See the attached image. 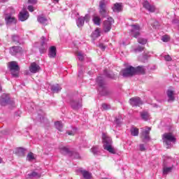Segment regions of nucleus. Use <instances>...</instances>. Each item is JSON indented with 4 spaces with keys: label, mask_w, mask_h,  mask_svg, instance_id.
I'll list each match as a JSON object with an SVG mask.
<instances>
[{
    "label": "nucleus",
    "mask_w": 179,
    "mask_h": 179,
    "mask_svg": "<svg viewBox=\"0 0 179 179\" xmlns=\"http://www.w3.org/2000/svg\"><path fill=\"white\" fill-rule=\"evenodd\" d=\"M70 104L73 110H79V108H81L82 107V100L78 99L77 101H75L73 99H71L70 101Z\"/></svg>",
    "instance_id": "13"
},
{
    "label": "nucleus",
    "mask_w": 179,
    "mask_h": 179,
    "mask_svg": "<svg viewBox=\"0 0 179 179\" xmlns=\"http://www.w3.org/2000/svg\"><path fill=\"white\" fill-rule=\"evenodd\" d=\"M41 174H43V172H41V169L32 171L31 173L28 174L29 178H35L38 179L41 178Z\"/></svg>",
    "instance_id": "15"
},
{
    "label": "nucleus",
    "mask_w": 179,
    "mask_h": 179,
    "mask_svg": "<svg viewBox=\"0 0 179 179\" xmlns=\"http://www.w3.org/2000/svg\"><path fill=\"white\" fill-rule=\"evenodd\" d=\"M73 156H74L75 159H80V155H79V153H78V152L74 153Z\"/></svg>",
    "instance_id": "54"
},
{
    "label": "nucleus",
    "mask_w": 179,
    "mask_h": 179,
    "mask_svg": "<svg viewBox=\"0 0 179 179\" xmlns=\"http://www.w3.org/2000/svg\"><path fill=\"white\" fill-rule=\"evenodd\" d=\"M144 58H146V59H148V57H146V56H144Z\"/></svg>",
    "instance_id": "60"
},
{
    "label": "nucleus",
    "mask_w": 179,
    "mask_h": 179,
    "mask_svg": "<svg viewBox=\"0 0 179 179\" xmlns=\"http://www.w3.org/2000/svg\"><path fill=\"white\" fill-rule=\"evenodd\" d=\"M0 163H2V158L0 157Z\"/></svg>",
    "instance_id": "58"
},
{
    "label": "nucleus",
    "mask_w": 179,
    "mask_h": 179,
    "mask_svg": "<svg viewBox=\"0 0 179 179\" xmlns=\"http://www.w3.org/2000/svg\"><path fill=\"white\" fill-rule=\"evenodd\" d=\"M0 103H1V106H8V105L13 106V104H15V101L10 99V96L9 94H3L0 99Z\"/></svg>",
    "instance_id": "4"
},
{
    "label": "nucleus",
    "mask_w": 179,
    "mask_h": 179,
    "mask_svg": "<svg viewBox=\"0 0 179 179\" xmlns=\"http://www.w3.org/2000/svg\"><path fill=\"white\" fill-rule=\"evenodd\" d=\"M15 13V8L10 7L6 10L5 15H11V16Z\"/></svg>",
    "instance_id": "37"
},
{
    "label": "nucleus",
    "mask_w": 179,
    "mask_h": 179,
    "mask_svg": "<svg viewBox=\"0 0 179 179\" xmlns=\"http://www.w3.org/2000/svg\"><path fill=\"white\" fill-rule=\"evenodd\" d=\"M29 19V12L24 10L21 11L19 15V20L21 22H24L25 20H27Z\"/></svg>",
    "instance_id": "20"
},
{
    "label": "nucleus",
    "mask_w": 179,
    "mask_h": 179,
    "mask_svg": "<svg viewBox=\"0 0 179 179\" xmlns=\"http://www.w3.org/2000/svg\"><path fill=\"white\" fill-rule=\"evenodd\" d=\"M12 38L14 43H19V37L17 35H13Z\"/></svg>",
    "instance_id": "47"
},
{
    "label": "nucleus",
    "mask_w": 179,
    "mask_h": 179,
    "mask_svg": "<svg viewBox=\"0 0 179 179\" xmlns=\"http://www.w3.org/2000/svg\"><path fill=\"white\" fill-rule=\"evenodd\" d=\"M60 152L62 155H68V153H69V148L66 147L61 148Z\"/></svg>",
    "instance_id": "40"
},
{
    "label": "nucleus",
    "mask_w": 179,
    "mask_h": 179,
    "mask_svg": "<svg viewBox=\"0 0 179 179\" xmlns=\"http://www.w3.org/2000/svg\"><path fill=\"white\" fill-rule=\"evenodd\" d=\"M78 171L81 173L83 178L85 179H91L92 178V173L90 172L83 170V169L80 168L78 169Z\"/></svg>",
    "instance_id": "19"
},
{
    "label": "nucleus",
    "mask_w": 179,
    "mask_h": 179,
    "mask_svg": "<svg viewBox=\"0 0 179 179\" xmlns=\"http://www.w3.org/2000/svg\"><path fill=\"white\" fill-rule=\"evenodd\" d=\"M45 37L44 36H42L41 37V45H42V48H39V51H40V53L41 54H44L46 51H47V46H45V48L43 47L44 45H45Z\"/></svg>",
    "instance_id": "25"
},
{
    "label": "nucleus",
    "mask_w": 179,
    "mask_h": 179,
    "mask_svg": "<svg viewBox=\"0 0 179 179\" xmlns=\"http://www.w3.org/2000/svg\"><path fill=\"white\" fill-rule=\"evenodd\" d=\"M0 26H2V24H0Z\"/></svg>",
    "instance_id": "61"
},
{
    "label": "nucleus",
    "mask_w": 179,
    "mask_h": 179,
    "mask_svg": "<svg viewBox=\"0 0 179 179\" xmlns=\"http://www.w3.org/2000/svg\"><path fill=\"white\" fill-rule=\"evenodd\" d=\"M10 52L11 55H17V54H20V52H22V48L20 46H13L10 48Z\"/></svg>",
    "instance_id": "18"
},
{
    "label": "nucleus",
    "mask_w": 179,
    "mask_h": 179,
    "mask_svg": "<svg viewBox=\"0 0 179 179\" xmlns=\"http://www.w3.org/2000/svg\"><path fill=\"white\" fill-rule=\"evenodd\" d=\"M102 108L103 110H110L111 108V106L107 103H103L102 104Z\"/></svg>",
    "instance_id": "45"
},
{
    "label": "nucleus",
    "mask_w": 179,
    "mask_h": 179,
    "mask_svg": "<svg viewBox=\"0 0 179 179\" xmlns=\"http://www.w3.org/2000/svg\"><path fill=\"white\" fill-rule=\"evenodd\" d=\"M90 20V15L89 14H86L85 17H80L76 20V24L78 27H83L85 24V21L89 22Z\"/></svg>",
    "instance_id": "6"
},
{
    "label": "nucleus",
    "mask_w": 179,
    "mask_h": 179,
    "mask_svg": "<svg viewBox=\"0 0 179 179\" xmlns=\"http://www.w3.org/2000/svg\"><path fill=\"white\" fill-rule=\"evenodd\" d=\"M129 103L132 107H139V106H142V104H143L142 99L138 96L130 99Z\"/></svg>",
    "instance_id": "10"
},
{
    "label": "nucleus",
    "mask_w": 179,
    "mask_h": 179,
    "mask_svg": "<svg viewBox=\"0 0 179 179\" xmlns=\"http://www.w3.org/2000/svg\"><path fill=\"white\" fill-rule=\"evenodd\" d=\"M77 57L79 61H83V59H85V55H83L82 52H77Z\"/></svg>",
    "instance_id": "43"
},
{
    "label": "nucleus",
    "mask_w": 179,
    "mask_h": 179,
    "mask_svg": "<svg viewBox=\"0 0 179 179\" xmlns=\"http://www.w3.org/2000/svg\"><path fill=\"white\" fill-rule=\"evenodd\" d=\"M5 22L6 24H16V18L10 14H5Z\"/></svg>",
    "instance_id": "12"
},
{
    "label": "nucleus",
    "mask_w": 179,
    "mask_h": 179,
    "mask_svg": "<svg viewBox=\"0 0 179 179\" xmlns=\"http://www.w3.org/2000/svg\"><path fill=\"white\" fill-rule=\"evenodd\" d=\"M145 48L142 46H138L137 48L134 50L135 52H141V51H143Z\"/></svg>",
    "instance_id": "46"
},
{
    "label": "nucleus",
    "mask_w": 179,
    "mask_h": 179,
    "mask_svg": "<svg viewBox=\"0 0 179 179\" xmlns=\"http://www.w3.org/2000/svg\"><path fill=\"white\" fill-rule=\"evenodd\" d=\"M143 8H145V9H146V10H148L150 13H153L156 12V6L150 4V3L148 1H145L143 3Z\"/></svg>",
    "instance_id": "11"
},
{
    "label": "nucleus",
    "mask_w": 179,
    "mask_h": 179,
    "mask_svg": "<svg viewBox=\"0 0 179 179\" xmlns=\"http://www.w3.org/2000/svg\"><path fill=\"white\" fill-rule=\"evenodd\" d=\"M27 160H28V162H33V160H34V154H33V152H29L27 155Z\"/></svg>",
    "instance_id": "39"
},
{
    "label": "nucleus",
    "mask_w": 179,
    "mask_h": 179,
    "mask_svg": "<svg viewBox=\"0 0 179 179\" xmlns=\"http://www.w3.org/2000/svg\"><path fill=\"white\" fill-rule=\"evenodd\" d=\"M62 89L61 86L58 84L51 86V90L53 93H58L59 92H61Z\"/></svg>",
    "instance_id": "31"
},
{
    "label": "nucleus",
    "mask_w": 179,
    "mask_h": 179,
    "mask_svg": "<svg viewBox=\"0 0 179 179\" xmlns=\"http://www.w3.org/2000/svg\"><path fill=\"white\" fill-rule=\"evenodd\" d=\"M135 75L136 73H145V69L143 66H138L136 68H134Z\"/></svg>",
    "instance_id": "34"
},
{
    "label": "nucleus",
    "mask_w": 179,
    "mask_h": 179,
    "mask_svg": "<svg viewBox=\"0 0 179 179\" xmlns=\"http://www.w3.org/2000/svg\"><path fill=\"white\" fill-rule=\"evenodd\" d=\"M48 56L50 58H55L57 57V48L55 46L50 47Z\"/></svg>",
    "instance_id": "24"
},
{
    "label": "nucleus",
    "mask_w": 179,
    "mask_h": 179,
    "mask_svg": "<svg viewBox=\"0 0 179 179\" xmlns=\"http://www.w3.org/2000/svg\"><path fill=\"white\" fill-rule=\"evenodd\" d=\"M15 154L17 155V156H24V149L22 148H16Z\"/></svg>",
    "instance_id": "32"
},
{
    "label": "nucleus",
    "mask_w": 179,
    "mask_h": 179,
    "mask_svg": "<svg viewBox=\"0 0 179 179\" xmlns=\"http://www.w3.org/2000/svg\"><path fill=\"white\" fill-rule=\"evenodd\" d=\"M162 141L166 146H171V143H176V138L171 133H165L162 135Z\"/></svg>",
    "instance_id": "3"
},
{
    "label": "nucleus",
    "mask_w": 179,
    "mask_h": 179,
    "mask_svg": "<svg viewBox=\"0 0 179 179\" xmlns=\"http://www.w3.org/2000/svg\"><path fill=\"white\" fill-rule=\"evenodd\" d=\"M141 152H145L146 150V148H145V145L140 144L139 145Z\"/></svg>",
    "instance_id": "48"
},
{
    "label": "nucleus",
    "mask_w": 179,
    "mask_h": 179,
    "mask_svg": "<svg viewBox=\"0 0 179 179\" xmlns=\"http://www.w3.org/2000/svg\"><path fill=\"white\" fill-rule=\"evenodd\" d=\"M164 59L165 61L170 62L171 61V57L170 55H166L164 56Z\"/></svg>",
    "instance_id": "49"
},
{
    "label": "nucleus",
    "mask_w": 179,
    "mask_h": 179,
    "mask_svg": "<svg viewBox=\"0 0 179 179\" xmlns=\"http://www.w3.org/2000/svg\"><path fill=\"white\" fill-rule=\"evenodd\" d=\"M112 9L114 12H117V13L121 12V10H122V3H115Z\"/></svg>",
    "instance_id": "28"
},
{
    "label": "nucleus",
    "mask_w": 179,
    "mask_h": 179,
    "mask_svg": "<svg viewBox=\"0 0 179 179\" xmlns=\"http://www.w3.org/2000/svg\"><path fill=\"white\" fill-rule=\"evenodd\" d=\"M55 127L58 129V131H62V128H64V125L62 124V122L60 121H57L55 123Z\"/></svg>",
    "instance_id": "36"
},
{
    "label": "nucleus",
    "mask_w": 179,
    "mask_h": 179,
    "mask_svg": "<svg viewBox=\"0 0 179 179\" xmlns=\"http://www.w3.org/2000/svg\"><path fill=\"white\" fill-rule=\"evenodd\" d=\"M103 75H105L106 76H107V78H110V79H114V78H115V75H113L109 73L107 70H104L103 71Z\"/></svg>",
    "instance_id": "41"
},
{
    "label": "nucleus",
    "mask_w": 179,
    "mask_h": 179,
    "mask_svg": "<svg viewBox=\"0 0 179 179\" xmlns=\"http://www.w3.org/2000/svg\"><path fill=\"white\" fill-rule=\"evenodd\" d=\"M99 13L103 17L107 16V8L106 7V1L104 0L99 2Z\"/></svg>",
    "instance_id": "9"
},
{
    "label": "nucleus",
    "mask_w": 179,
    "mask_h": 179,
    "mask_svg": "<svg viewBox=\"0 0 179 179\" xmlns=\"http://www.w3.org/2000/svg\"><path fill=\"white\" fill-rule=\"evenodd\" d=\"M67 134L68 135H71V136L75 135V132L73 131H68Z\"/></svg>",
    "instance_id": "55"
},
{
    "label": "nucleus",
    "mask_w": 179,
    "mask_h": 179,
    "mask_svg": "<svg viewBox=\"0 0 179 179\" xmlns=\"http://www.w3.org/2000/svg\"><path fill=\"white\" fill-rule=\"evenodd\" d=\"M114 23V20L113 17H108L107 20L103 22V31L105 33H108L111 30V26Z\"/></svg>",
    "instance_id": "7"
},
{
    "label": "nucleus",
    "mask_w": 179,
    "mask_h": 179,
    "mask_svg": "<svg viewBox=\"0 0 179 179\" xmlns=\"http://www.w3.org/2000/svg\"><path fill=\"white\" fill-rule=\"evenodd\" d=\"M150 23L153 29H159L160 27V22L156 20H151Z\"/></svg>",
    "instance_id": "30"
},
{
    "label": "nucleus",
    "mask_w": 179,
    "mask_h": 179,
    "mask_svg": "<svg viewBox=\"0 0 179 179\" xmlns=\"http://www.w3.org/2000/svg\"><path fill=\"white\" fill-rule=\"evenodd\" d=\"M130 132L132 136H138L139 135V129L136 127H131Z\"/></svg>",
    "instance_id": "33"
},
{
    "label": "nucleus",
    "mask_w": 179,
    "mask_h": 179,
    "mask_svg": "<svg viewBox=\"0 0 179 179\" xmlns=\"http://www.w3.org/2000/svg\"><path fill=\"white\" fill-rule=\"evenodd\" d=\"M120 75L124 78H128L129 76H134L135 75V67L129 66L120 71Z\"/></svg>",
    "instance_id": "5"
},
{
    "label": "nucleus",
    "mask_w": 179,
    "mask_h": 179,
    "mask_svg": "<svg viewBox=\"0 0 179 179\" xmlns=\"http://www.w3.org/2000/svg\"><path fill=\"white\" fill-rule=\"evenodd\" d=\"M29 3H31V5H36L37 3V0H28Z\"/></svg>",
    "instance_id": "50"
},
{
    "label": "nucleus",
    "mask_w": 179,
    "mask_h": 179,
    "mask_svg": "<svg viewBox=\"0 0 179 179\" xmlns=\"http://www.w3.org/2000/svg\"><path fill=\"white\" fill-rule=\"evenodd\" d=\"M173 23H178L179 24V20H173Z\"/></svg>",
    "instance_id": "56"
},
{
    "label": "nucleus",
    "mask_w": 179,
    "mask_h": 179,
    "mask_svg": "<svg viewBox=\"0 0 179 179\" xmlns=\"http://www.w3.org/2000/svg\"><path fill=\"white\" fill-rule=\"evenodd\" d=\"M163 166H174V159L170 157L164 156L163 157Z\"/></svg>",
    "instance_id": "16"
},
{
    "label": "nucleus",
    "mask_w": 179,
    "mask_h": 179,
    "mask_svg": "<svg viewBox=\"0 0 179 179\" xmlns=\"http://www.w3.org/2000/svg\"><path fill=\"white\" fill-rule=\"evenodd\" d=\"M1 92H2V86H1V84H0V93Z\"/></svg>",
    "instance_id": "57"
},
{
    "label": "nucleus",
    "mask_w": 179,
    "mask_h": 179,
    "mask_svg": "<svg viewBox=\"0 0 179 179\" xmlns=\"http://www.w3.org/2000/svg\"><path fill=\"white\" fill-rule=\"evenodd\" d=\"M138 43H139V44H142L143 45H145V44L148 43V40L146 38H139L138 39Z\"/></svg>",
    "instance_id": "42"
},
{
    "label": "nucleus",
    "mask_w": 179,
    "mask_h": 179,
    "mask_svg": "<svg viewBox=\"0 0 179 179\" xmlns=\"http://www.w3.org/2000/svg\"><path fill=\"white\" fill-rule=\"evenodd\" d=\"M92 38H97L100 37V29L96 28L92 34Z\"/></svg>",
    "instance_id": "35"
},
{
    "label": "nucleus",
    "mask_w": 179,
    "mask_h": 179,
    "mask_svg": "<svg viewBox=\"0 0 179 179\" xmlns=\"http://www.w3.org/2000/svg\"><path fill=\"white\" fill-rule=\"evenodd\" d=\"M96 83L99 86V91L101 92V90H105L104 88V80H103V77H98L96 78Z\"/></svg>",
    "instance_id": "23"
},
{
    "label": "nucleus",
    "mask_w": 179,
    "mask_h": 179,
    "mask_svg": "<svg viewBox=\"0 0 179 179\" xmlns=\"http://www.w3.org/2000/svg\"><path fill=\"white\" fill-rule=\"evenodd\" d=\"M166 94L169 103H173V101L176 100V97L174 96V91L171 90H168V91L166 92Z\"/></svg>",
    "instance_id": "21"
},
{
    "label": "nucleus",
    "mask_w": 179,
    "mask_h": 179,
    "mask_svg": "<svg viewBox=\"0 0 179 179\" xmlns=\"http://www.w3.org/2000/svg\"><path fill=\"white\" fill-rule=\"evenodd\" d=\"M92 22L94 24H95L96 26H100V23L101 22V19L99 16L94 15L92 18Z\"/></svg>",
    "instance_id": "29"
},
{
    "label": "nucleus",
    "mask_w": 179,
    "mask_h": 179,
    "mask_svg": "<svg viewBox=\"0 0 179 179\" xmlns=\"http://www.w3.org/2000/svg\"><path fill=\"white\" fill-rule=\"evenodd\" d=\"M99 48H101V50H102L103 51H104V50H106V45H104V44L101 43L99 45Z\"/></svg>",
    "instance_id": "51"
},
{
    "label": "nucleus",
    "mask_w": 179,
    "mask_h": 179,
    "mask_svg": "<svg viewBox=\"0 0 179 179\" xmlns=\"http://www.w3.org/2000/svg\"><path fill=\"white\" fill-rule=\"evenodd\" d=\"M28 10H29V12H34V7L33 6H29Z\"/></svg>",
    "instance_id": "52"
},
{
    "label": "nucleus",
    "mask_w": 179,
    "mask_h": 179,
    "mask_svg": "<svg viewBox=\"0 0 179 179\" xmlns=\"http://www.w3.org/2000/svg\"><path fill=\"white\" fill-rule=\"evenodd\" d=\"M162 40L164 43H169V41H170V36L169 35H164L162 37Z\"/></svg>",
    "instance_id": "44"
},
{
    "label": "nucleus",
    "mask_w": 179,
    "mask_h": 179,
    "mask_svg": "<svg viewBox=\"0 0 179 179\" xmlns=\"http://www.w3.org/2000/svg\"><path fill=\"white\" fill-rule=\"evenodd\" d=\"M174 169V166L163 165L162 174L163 176H167L169 173H171Z\"/></svg>",
    "instance_id": "17"
},
{
    "label": "nucleus",
    "mask_w": 179,
    "mask_h": 179,
    "mask_svg": "<svg viewBox=\"0 0 179 179\" xmlns=\"http://www.w3.org/2000/svg\"><path fill=\"white\" fill-rule=\"evenodd\" d=\"M8 67L11 72V75L13 78H17L19 76V65L17 64V62L13 61L8 63Z\"/></svg>",
    "instance_id": "2"
},
{
    "label": "nucleus",
    "mask_w": 179,
    "mask_h": 179,
    "mask_svg": "<svg viewBox=\"0 0 179 179\" xmlns=\"http://www.w3.org/2000/svg\"><path fill=\"white\" fill-rule=\"evenodd\" d=\"M91 152L93 155H99L100 153V150L99 149V146H94L91 148Z\"/></svg>",
    "instance_id": "38"
},
{
    "label": "nucleus",
    "mask_w": 179,
    "mask_h": 179,
    "mask_svg": "<svg viewBox=\"0 0 179 179\" xmlns=\"http://www.w3.org/2000/svg\"><path fill=\"white\" fill-rule=\"evenodd\" d=\"M37 20L41 24H43V26H47L48 24V20L45 18V17H43L41 15L38 16Z\"/></svg>",
    "instance_id": "26"
},
{
    "label": "nucleus",
    "mask_w": 179,
    "mask_h": 179,
    "mask_svg": "<svg viewBox=\"0 0 179 179\" xmlns=\"http://www.w3.org/2000/svg\"><path fill=\"white\" fill-rule=\"evenodd\" d=\"M53 1H55L56 2H58V1H59V0H53Z\"/></svg>",
    "instance_id": "59"
},
{
    "label": "nucleus",
    "mask_w": 179,
    "mask_h": 179,
    "mask_svg": "<svg viewBox=\"0 0 179 179\" xmlns=\"http://www.w3.org/2000/svg\"><path fill=\"white\" fill-rule=\"evenodd\" d=\"M140 116H141V120H143V121H149V120H150V118H151L150 115L146 110L141 112Z\"/></svg>",
    "instance_id": "22"
},
{
    "label": "nucleus",
    "mask_w": 179,
    "mask_h": 179,
    "mask_svg": "<svg viewBox=\"0 0 179 179\" xmlns=\"http://www.w3.org/2000/svg\"><path fill=\"white\" fill-rule=\"evenodd\" d=\"M3 1H7V0H3Z\"/></svg>",
    "instance_id": "62"
},
{
    "label": "nucleus",
    "mask_w": 179,
    "mask_h": 179,
    "mask_svg": "<svg viewBox=\"0 0 179 179\" xmlns=\"http://www.w3.org/2000/svg\"><path fill=\"white\" fill-rule=\"evenodd\" d=\"M102 140L103 143V149L105 150H108L109 153L115 155V150H114V148H113V140L111 138L107 136L106 134H103Z\"/></svg>",
    "instance_id": "1"
},
{
    "label": "nucleus",
    "mask_w": 179,
    "mask_h": 179,
    "mask_svg": "<svg viewBox=\"0 0 179 179\" xmlns=\"http://www.w3.org/2000/svg\"><path fill=\"white\" fill-rule=\"evenodd\" d=\"M131 26V36H133V37L137 38V37H139V36L141 35V26L138 24H133Z\"/></svg>",
    "instance_id": "8"
},
{
    "label": "nucleus",
    "mask_w": 179,
    "mask_h": 179,
    "mask_svg": "<svg viewBox=\"0 0 179 179\" xmlns=\"http://www.w3.org/2000/svg\"><path fill=\"white\" fill-rule=\"evenodd\" d=\"M29 71L31 73H37L40 72L41 67L38 64H36V62H33L29 67Z\"/></svg>",
    "instance_id": "14"
},
{
    "label": "nucleus",
    "mask_w": 179,
    "mask_h": 179,
    "mask_svg": "<svg viewBox=\"0 0 179 179\" xmlns=\"http://www.w3.org/2000/svg\"><path fill=\"white\" fill-rule=\"evenodd\" d=\"M146 130L143 131V136H144L145 141H149L150 139V136H149V134H150V131H152V127H146Z\"/></svg>",
    "instance_id": "27"
},
{
    "label": "nucleus",
    "mask_w": 179,
    "mask_h": 179,
    "mask_svg": "<svg viewBox=\"0 0 179 179\" xmlns=\"http://www.w3.org/2000/svg\"><path fill=\"white\" fill-rule=\"evenodd\" d=\"M115 124H117V125H121V119L116 118Z\"/></svg>",
    "instance_id": "53"
}]
</instances>
